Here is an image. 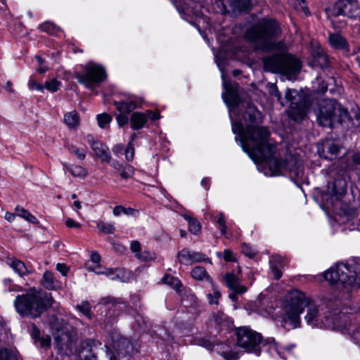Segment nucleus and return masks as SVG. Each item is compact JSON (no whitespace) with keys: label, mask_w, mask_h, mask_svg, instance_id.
<instances>
[{"label":"nucleus","mask_w":360,"mask_h":360,"mask_svg":"<svg viewBox=\"0 0 360 360\" xmlns=\"http://www.w3.org/2000/svg\"><path fill=\"white\" fill-rule=\"evenodd\" d=\"M264 302L261 300L256 301L254 303H251L248 305L250 309L252 311L257 313L259 315L262 316H268L272 312V309L270 308H264Z\"/></svg>","instance_id":"obj_24"},{"label":"nucleus","mask_w":360,"mask_h":360,"mask_svg":"<svg viewBox=\"0 0 360 360\" xmlns=\"http://www.w3.org/2000/svg\"><path fill=\"white\" fill-rule=\"evenodd\" d=\"M146 115V118H150L152 120H157L160 118V112H153L151 110H147L145 112Z\"/></svg>","instance_id":"obj_58"},{"label":"nucleus","mask_w":360,"mask_h":360,"mask_svg":"<svg viewBox=\"0 0 360 360\" xmlns=\"http://www.w3.org/2000/svg\"><path fill=\"white\" fill-rule=\"evenodd\" d=\"M61 85V82L56 79L47 80L44 83V89L51 92L57 91Z\"/></svg>","instance_id":"obj_39"},{"label":"nucleus","mask_w":360,"mask_h":360,"mask_svg":"<svg viewBox=\"0 0 360 360\" xmlns=\"http://www.w3.org/2000/svg\"><path fill=\"white\" fill-rule=\"evenodd\" d=\"M130 249L133 252H135L136 255L140 253L141 252V244L137 240H134L131 243Z\"/></svg>","instance_id":"obj_56"},{"label":"nucleus","mask_w":360,"mask_h":360,"mask_svg":"<svg viewBox=\"0 0 360 360\" xmlns=\"http://www.w3.org/2000/svg\"><path fill=\"white\" fill-rule=\"evenodd\" d=\"M308 111V107L306 101H302L300 103H292L288 110V116L295 121L302 120Z\"/></svg>","instance_id":"obj_15"},{"label":"nucleus","mask_w":360,"mask_h":360,"mask_svg":"<svg viewBox=\"0 0 360 360\" xmlns=\"http://www.w3.org/2000/svg\"><path fill=\"white\" fill-rule=\"evenodd\" d=\"M328 41L330 45L336 49H340L348 52V45L345 39L338 34H331L329 35Z\"/></svg>","instance_id":"obj_20"},{"label":"nucleus","mask_w":360,"mask_h":360,"mask_svg":"<svg viewBox=\"0 0 360 360\" xmlns=\"http://www.w3.org/2000/svg\"><path fill=\"white\" fill-rule=\"evenodd\" d=\"M324 278L345 293H349L353 288L360 287V274L347 264L337 263L324 273Z\"/></svg>","instance_id":"obj_4"},{"label":"nucleus","mask_w":360,"mask_h":360,"mask_svg":"<svg viewBox=\"0 0 360 360\" xmlns=\"http://www.w3.org/2000/svg\"><path fill=\"white\" fill-rule=\"evenodd\" d=\"M97 228L100 231L105 233H112L115 231V227L112 224H105L101 221L97 223Z\"/></svg>","instance_id":"obj_44"},{"label":"nucleus","mask_w":360,"mask_h":360,"mask_svg":"<svg viewBox=\"0 0 360 360\" xmlns=\"http://www.w3.org/2000/svg\"><path fill=\"white\" fill-rule=\"evenodd\" d=\"M51 338L49 335H46L45 337H42L40 339V344H41V346L43 347H49L50 345H51Z\"/></svg>","instance_id":"obj_59"},{"label":"nucleus","mask_w":360,"mask_h":360,"mask_svg":"<svg viewBox=\"0 0 360 360\" xmlns=\"http://www.w3.org/2000/svg\"><path fill=\"white\" fill-rule=\"evenodd\" d=\"M260 118V113L257 108L254 105H249L244 116L245 129L243 122L232 123V131L238 134L243 150L255 162H266L269 172H265L266 175L279 176L289 172L296 177L302 178V162L295 156L288 155L284 160L271 158L276 150L275 146L269 140L267 129L257 126Z\"/></svg>","instance_id":"obj_1"},{"label":"nucleus","mask_w":360,"mask_h":360,"mask_svg":"<svg viewBox=\"0 0 360 360\" xmlns=\"http://www.w3.org/2000/svg\"><path fill=\"white\" fill-rule=\"evenodd\" d=\"M91 259L95 264H97L101 261V257L97 252H93L91 255Z\"/></svg>","instance_id":"obj_62"},{"label":"nucleus","mask_w":360,"mask_h":360,"mask_svg":"<svg viewBox=\"0 0 360 360\" xmlns=\"http://www.w3.org/2000/svg\"><path fill=\"white\" fill-rule=\"evenodd\" d=\"M304 1L305 0H298L299 4H300V8L303 11V12L306 15H309V11L308 8L305 6Z\"/></svg>","instance_id":"obj_64"},{"label":"nucleus","mask_w":360,"mask_h":360,"mask_svg":"<svg viewBox=\"0 0 360 360\" xmlns=\"http://www.w3.org/2000/svg\"><path fill=\"white\" fill-rule=\"evenodd\" d=\"M221 355L225 360H236L238 358V354L236 351L229 350V346L224 345L222 346V351Z\"/></svg>","instance_id":"obj_36"},{"label":"nucleus","mask_w":360,"mask_h":360,"mask_svg":"<svg viewBox=\"0 0 360 360\" xmlns=\"http://www.w3.org/2000/svg\"><path fill=\"white\" fill-rule=\"evenodd\" d=\"M53 302V300L50 294L31 289L25 294L18 295L14 300V306L20 316L37 318L47 307H51Z\"/></svg>","instance_id":"obj_3"},{"label":"nucleus","mask_w":360,"mask_h":360,"mask_svg":"<svg viewBox=\"0 0 360 360\" xmlns=\"http://www.w3.org/2000/svg\"><path fill=\"white\" fill-rule=\"evenodd\" d=\"M212 288V293H209L207 295V297L209 300V303L210 304H218V300L221 297V293L219 291L218 288L215 286L214 283H212V281H210Z\"/></svg>","instance_id":"obj_38"},{"label":"nucleus","mask_w":360,"mask_h":360,"mask_svg":"<svg viewBox=\"0 0 360 360\" xmlns=\"http://www.w3.org/2000/svg\"><path fill=\"white\" fill-rule=\"evenodd\" d=\"M224 281L227 287L236 293H244L247 291V288L241 285L240 279L233 274H226Z\"/></svg>","instance_id":"obj_17"},{"label":"nucleus","mask_w":360,"mask_h":360,"mask_svg":"<svg viewBox=\"0 0 360 360\" xmlns=\"http://www.w3.org/2000/svg\"><path fill=\"white\" fill-rule=\"evenodd\" d=\"M18 352L15 349L4 348L0 349V360H18Z\"/></svg>","instance_id":"obj_26"},{"label":"nucleus","mask_w":360,"mask_h":360,"mask_svg":"<svg viewBox=\"0 0 360 360\" xmlns=\"http://www.w3.org/2000/svg\"><path fill=\"white\" fill-rule=\"evenodd\" d=\"M293 346L287 347H278L276 345H271V349L275 350L277 354L281 356V358L286 359L287 356L290 354L291 349Z\"/></svg>","instance_id":"obj_42"},{"label":"nucleus","mask_w":360,"mask_h":360,"mask_svg":"<svg viewBox=\"0 0 360 360\" xmlns=\"http://www.w3.org/2000/svg\"><path fill=\"white\" fill-rule=\"evenodd\" d=\"M136 257L141 261H150L155 259V254L151 251H143L136 255Z\"/></svg>","instance_id":"obj_46"},{"label":"nucleus","mask_w":360,"mask_h":360,"mask_svg":"<svg viewBox=\"0 0 360 360\" xmlns=\"http://www.w3.org/2000/svg\"><path fill=\"white\" fill-rule=\"evenodd\" d=\"M117 110L121 113H129L137 108V102L134 96H130L127 100L114 101Z\"/></svg>","instance_id":"obj_18"},{"label":"nucleus","mask_w":360,"mask_h":360,"mask_svg":"<svg viewBox=\"0 0 360 360\" xmlns=\"http://www.w3.org/2000/svg\"><path fill=\"white\" fill-rule=\"evenodd\" d=\"M56 269L63 276H66L68 275V272L69 268L64 263H58L56 265Z\"/></svg>","instance_id":"obj_54"},{"label":"nucleus","mask_w":360,"mask_h":360,"mask_svg":"<svg viewBox=\"0 0 360 360\" xmlns=\"http://www.w3.org/2000/svg\"><path fill=\"white\" fill-rule=\"evenodd\" d=\"M15 216H17L15 212V213H11L7 212H6L4 217L8 221L12 222L15 219Z\"/></svg>","instance_id":"obj_63"},{"label":"nucleus","mask_w":360,"mask_h":360,"mask_svg":"<svg viewBox=\"0 0 360 360\" xmlns=\"http://www.w3.org/2000/svg\"><path fill=\"white\" fill-rule=\"evenodd\" d=\"M65 225L68 228H77V229L81 228V224L75 221V220H73L72 219H70V218H68L65 220Z\"/></svg>","instance_id":"obj_55"},{"label":"nucleus","mask_w":360,"mask_h":360,"mask_svg":"<svg viewBox=\"0 0 360 360\" xmlns=\"http://www.w3.org/2000/svg\"><path fill=\"white\" fill-rule=\"evenodd\" d=\"M77 308L86 316L90 317V308L88 302H82L81 304L77 306Z\"/></svg>","instance_id":"obj_49"},{"label":"nucleus","mask_w":360,"mask_h":360,"mask_svg":"<svg viewBox=\"0 0 360 360\" xmlns=\"http://www.w3.org/2000/svg\"><path fill=\"white\" fill-rule=\"evenodd\" d=\"M207 259V257L205 255L197 252H192V263L193 262H200L202 261H205Z\"/></svg>","instance_id":"obj_53"},{"label":"nucleus","mask_w":360,"mask_h":360,"mask_svg":"<svg viewBox=\"0 0 360 360\" xmlns=\"http://www.w3.org/2000/svg\"><path fill=\"white\" fill-rule=\"evenodd\" d=\"M215 221L219 225V229L222 235H226L227 233V226L226 225V220L224 215L222 213H219L215 217Z\"/></svg>","instance_id":"obj_41"},{"label":"nucleus","mask_w":360,"mask_h":360,"mask_svg":"<svg viewBox=\"0 0 360 360\" xmlns=\"http://www.w3.org/2000/svg\"><path fill=\"white\" fill-rule=\"evenodd\" d=\"M221 79L223 80V86L224 92L222 94V98L226 105L229 108V117L233 120V110L231 108L236 106L239 103V98L234 86L230 82L226 80L224 72L221 69Z\"/></svg>","instance_id":"obj_12"},{"label":"nucleus","mask_w":360,"mask_h":360,"mask_svg":"<svg viewBox=\"0 0 360 360\" xmlns=\"http://www.w3.org/2000/svg\"><path fill=\"white\" fill-rule=\"evenodd\" d=\"M64 122L70 128L76 127L79 123L78 113L76 111H71L65 114Z\"/></svg>","instance_id":"obj_25"},{"label":"nucleus","mask_w":360,"mask_h":360,"mask_svg":"<svg viewBox=\"0 0 360 360\" xmlns=\"http://www.w3.org/2000/svg\"><path fill=\"white\" fill-rule=\"evenodd\" d=\"M89 271H93L94 272L95 274H98V275H103V273L106 269V267L103 266H101L100 264H95L94 266H88L87 267Z\"/></svg>","instance_id":"obj_51"},{"label":"nucleus","mask_w":360,"mask_h":360,"mask_svg":"<svg viewBox=\"0 0 360 360\" xmlns=\"http://www.w3.org/2000/svg\"><path fill=\"white\" fill-rule=\"evenodd\" d=\"M103 275L106 276L110 280L119 281L121 282H127L131 277L130 271L119 268L112 269L106 267Z\"/></svg>","instance_id":"obj_16"},{"label":"nucleus","mask_w":360,"mask_h":360,"mask_svg":"<svg viewBox=\"0 0 360 360\" xmlns=\"http://www.w3.org/2000/svg\"><path fill=\"white\" fill-rule=\"evenodd\" d=\"M356 310L353 309H348V313L346 314V316L348 317L347 321L346 322L347 328H348L347 331L342 332V333H348L351 335L354 342L360 347V323L352 328V320H359V316L354 315Z\"/></svg>","instance_id":"obj_14"},{"label":"nucleus","mask_w":360,"mask_h":360,"mask_svg":"<svg viewBox=\"0 0 360 360\" xmlns=\"http://www.w3.org/2000/svg\"><path fill=\"white\" fill-rule=\"evenodd\" d=\"M191 276L196 280H202L204 278H206L207 280L210 279L205 269L200 266H197L193 269L191 271Z\"/></svg>","instance_id":"obj_32"},{"label":"nucleus","mask_w":360,"mask_h":360,"mask_svg":"<svg viewBox=\"0 0 360 360\" xmlns=\"http://www.w3.org/2000/svg\"><path fill=\"white\" fill-rule=\"evenodd\" d=\"M178 259L181 264H192V251L187 248L183 249L179 252Z\"/></svg>","instance_id":"obj_33"},{"label":"nucleus","mask_w":360,"mask_h":360,"mask_svg":"<svg viewBox=\"0 0 360 360\" xmlns=\"http://www.w3.org/2000/svg\"><path fill=\"white\" fill-rule=\"evenodd\" d=\"M340 146L334 141H327L323 145V153L326 159L335 158L340 150Z\"/></svg>","instance_id":"obj_19"},{"label":"nucleus","mask_w":360,"mask_h":360,"mask_svg":"<svg viewBox=\"0 0 360 360\" xmlns=\"http://www.w3.org/2000/svg\"><path fill=\"white\" fill-rule=\"evenodd\" d=\"M72 152L77 157L79 160H84L86 156V153L84 150H80L79 148L75 147L72 148Z\"/></svg>","instance_id":"obj_57"},{"label":"nucleus","mask_w":360,"mask_h":360,"mask_svg":"<svg viewBox=\"0 0 360 360\" xmlns=\"http://www.w3.org/2000/svg\"><path fill=\"white\" fill-rule=\"evenodd\" d=\"M125 158L127 161H132L134 158V147L133 143L129 142L126 149L124 150Z\"/></svg>","instance_id":"obj_47"},{"label":"nucleus","mask_w":360,"mask_h":360,"mask_svg":"<svg viewBox=\"0 0 360 360\" xmlns=\"http://www.w3.org/2000/svg\"><path fill=\"white\" fill-rule=\"evenodd\" d=\"M39 28L43 31L50 34L58 35L62 31L60 27H57L55 24L46 22L39 25Z\"/></svg>","instance_id":"obj_31"},{"label":"nucleus","mask_w":360,"mask_h":360,"mask_svg":"<svg viewBox=\"0 0 360 360\" xmlns=\"http://www.w3.org/2000/svg\"><path fill=\"white\" fill-rule=\"evenodd\" d=\"M131 125L132 129L137 130L141 129L147 121L145 113L136 112L131 115Z\"/></svg>","instance_id":"obj_22"},{"label":"nucleus","mask_w":360,"mask_h":360,"mask_svg":"<svg viewBox=\"0 0 360 360\" xmlns=\"http://www.w3.org/2000/svg\"><path fill=\"white\" fill-rule=\"evenodd\" d=\"M136 211L131 207H124L122 205H117L115 206L112 210V213L114 216L118 217L122 214H126V215H134Z\"/></svg>","instance_id":"obj_35"},{"label":"nucleus","mask_w":360,"mask_h":360,"mask_svg":"<svg viewBox=\"0 0 360 360\" xmlns=\"http://www.w3.org/2000/svg\"><path fill=\"white\" fill-rule=\"evenodd\" d=\"M82 72L75 73V78L87 89H92L98 86L107 77L105 68L96 63L89 62L82 65Z\"/></svg>","instance_id":"obj_7"},{"label":"nucleus","mask_w":360,"mask_h":360,"mask_svg":"<svg viewBox=\"0 0 360 360\" xmlns=\"http://www.w3.org/2000/svg\"><path fill=\"white\" fill-rule=\"evenodd\" d=\"M41 285L48 290H53L55 288V278L53 274L49 271L44 273Z\"/></svg>","instance_id":"obj_27"},{"label":"nucleus","mask_w":360,"mask_h":360,"mask_svg":"<svg viewBox=\"0 0 360 360\" xmlns=\"http://www.w3.org/2000/svg\"><path fill=\"white\" fill-rule=\"evenodd\" d=\"M116 120L120 127H124L129 122V118L124 113H120L116 116Z\"/></svg>","instance_id":"obj_50"},{"label":"nucleus","mask_w":360,"mask_h":360,"mask_svg":"<svg viewBox=\"0 0 360 360\" xmlns=\"http://www.w3.org/2000/svg\"><path fill=\"white\" fill-rule=\"evenodd\" d=\"M184 218L188 222V229L191 233L193 234H197L198 232H200L201 229V226L196 219H193L192 217L188 215H184Z\"/></svg>","instance_id":"obj_34"},{"label":"nucleus","mask_w":360,"mask_h":360,"mask_svg":"<svg viewBox=\"0 0 360 360\" xmlns=\"http://www.w3.org/2000/svg\"><path fill=\"white\" fill-rule=\"evenodd\" d=\"M217 255L219 258H223L226 262H233L236 260L233 252L229 249L225 250L224 252H218Z\"/></svg>","instance_id":"obj_45"},{"label":"nucleus","mask_w":360,"mask_h":360,"mask_svg":"<svg viewBox=\"0 0 360 360\" xmlns=\"http://www.w3.org/2000/svg\"><path fill=\"white\" fill-rule=\"evenodd\" d=\"M271 272L276 280L279 279L281 277L282 274L276 266H271Z\"/></svg>","instance_id":"obj_61"},{"label":"nucleus","mask_w":360,"mask_h":360,"mask_svg":"<svg viewBox=\"0 0 360 360\" xmlns=\"http://www.w3.org/2000/svg\"><path fill=\"white\" fill-rule=\"evenodd\" d=\"M346 191L345 183L342 180H336L333 184L332 194L334 195H342Z\"/></svg>","instance_id":"obj_37"},{"label":"nucleus","mask_w":360,"mask_h":360,"mask_svg":"<svg viewBox=\"0 0 360 360\" xmlns=\"http://www.w3.org/2000/svg\"><path fill=\"white\" fill-rule=\"evenodd\" d=\"M328 15H345L353 19H360V6L355 0H338L326 9Z\"/></svg>","instance_id":"obj_9"},{"label":"nucleus","mask_w":360,"mask_h":360,"mask_svg":"<svg viewBox=\"0 0 360 360\" xmlns=\"http://www.w3.org/2000/svg\"><path fill=\"white\" fill-rule=\"evenodd\" d=\"M315 114L319 124L330 128L335 122H340L347 115V111L335 100L325 99L319 102Z\"/></svg>","instance_id":"obj_5"},{"label":"nucleus","mask_w":360,"mask_h":360,"mask_svg":"<svg viewBox=\"0 0 360 360\" xmlns=\"http://www.w3.org/2000/svg\"><path fill=\"white\" fill-rule=\"evenodd\" d=\"M243 253L249 257H252L255 255V251L248 245L244 243L242 245Z\"/></svg>","instance_id":"obj_52"},{"label":"nucleus","mask_w":360,"mask_h":360,"mask_svg":"<svg viewBox=\"0 0 360 360\" xmlns=\"http://www.w3.org/2000/svg\"><path fill=\"white\" fill-rule=\"evenodd\" d=\"M53 334L57 346L60 349H67L72 352L75 347L77 335L74 331H70L68 328L55 329L52 326Z\"/></svg>","instance_id":"obj_11"},{"label":"nucleus","mask_w":360,"mask_h":360,"mask_svg":"<svg viewBox=\"0 0 360 360\" xmlns=\"http://www.w3.org/2000/svg\"><path fill=\"white\" fill-rule=\"evenodd\" d=\"M113 167L119 171L120 176L123 179L131 178L134 174V168L129 165L126 164L120 167L118 164H113Z\"/></svg>","instance_id":"obj_28"},{"label":"nucleus","mask_w":360,"mask_h":360,"mask_svg":"<svg viewBox=\"0 0 360 360\" xmlns=\"http://www.w3.org/2000/svg\"><path fill=\"white\" fill-rule=\"evenodd\" d=\"M15 212H16L17 216L23 218L24 219L30 223H38V220L37 219V218L34 215H32L28 210L22 207H17L15 210Z\"/></svg>","instance_id":"obj_29"},{"label":"nucleus","mask_w":360,"mask_h":360,"mask_svg":"<svg viewBox=\"0 0 360 360\" xmlns=\"http://www.w3.org/2000/svg\"><path fill=\"white\" fill-rule=\"evenodd\" d=\"M237 345L247 352L253 353L257 356L260 354L262 336L257 332L248 327H240L236 330Z\"/></svg>","instance_id":"obj_8"},{"label":"nucleus","mask_w":360,"mask_h":360,"mask_svg":"<svg viewBox=\"0 0 360 360\" xmlns=\"http://www.w3.org/2000/svg\"><path fill=\"white\" fill-rule=\"evenodd\" d=\"M164 283L171 286L176 291H180L182 284L179 279L170 275H165L162 278Z\"/></svg>","instance_id":"obj_30"},{"label":"nucleus","mask_w":360,"mask_h":360,"mask_svg":"<svg viewBox=\"0 0 360 360\" xmlns=\"http://www.w3.org/2000/svg\"><path fill=\"white\" fill-rule=\"evenodd\" d=\"M307 307L304 319L307 323L313 327L329 328L340 332L347 331L346 322L348 317V308L341 310L335 309L328 314L323 313L322 309L315 305L305 294L298 290L288 292L281 304V317L285 324L292 328L300 326V314Z\"/></svg>","instance_id":"obj_2"},{"label":"nucleus","mask_w":360,"mask_h":360,"mask_svg":"<svg viewBox=\"0 0 360 360\" xmlns=\"http://www.w3.org/2000/svg\"><path fill=\"white\" fill-rule=\"evenodd\" d=\"M112 151L117 156L119 157L123 154L124 150L122 145L117 144L114 146V148H112Z\"/></svg>","instance_id":"obj_60"},{"label":"nucleus","mask_w":360,"mask_h":360,"mask_svg":"<svg viewBox=\"0 0 360 360\" xmlns=\"http://www.w3.org/2000/svg\"><path fill=\"white\" fill-rule=\"evenodd\" d=\"M27 86L30 89L34 90L36 89L39 91L43 92L44 87L42 84L37 83L32 78H30L28 81Z\"/></svg>","instance_id":"obj_48"},{"label":"nucleus","mask_w":360,"mask_h":360,"mask_svg":"<svg viewBox=\"0 0 360 360\" xmlns=\"http://www.w3.org/2000/svg\"><path fill=\"white\" fill-rule=\"evenodd\" d=\"M63 165L75 177L83 179L87 175L86 169L81 166L69 165L66 162H63Z\"/></svg>","instance_id":"obj_23"},{"label":"nucleus","mask_w":360,"mask_h":360,"mask_svg":"<svg viewBox=\"0 0 360 360\" xmlns=\"http://www.w3.org/2000/svg\"><path fill=\"white\" fill-rule=\"evenodd\" d=\"M97 121L101 128H105L112 121V117L107 113H102L97 115Z\"/></svg>","instance_id":"obj_43"},{"label":"nucleus","mask_w":360,"mask_h":360,"mask_svg":"<svg viewBox=\"0 0 360 360\" xmlns=\"http://www.w3.org/2000/svg\"><path fill=\"white\" fill-rule=\"evenodd\" d=\"M279 32L276 21L269 20L260 22L248 31L246 37L251 41H266Z\"/></svg>","instance_id":"obj_10"},{"label":"nucleus","mask_w":360,"mask_h":360,"mask_svg":"<svg viewBox=\"0 0 360 360\" xmlns=\"http://www.w3.org/2000/svg\"><path fill=\"white\" fill-rule=\"evenodd\" d=\"M264 66L269 71L282 72L288 79H292L301 68L299 60L285 53L265 58Z\"/></svg>","instance_id":"obj_6"},{"label":"nucleus","mask_w":360,"mask_h":360,"mask_svg":"<svg viewBox=\"0 0 360 360\" xmlns=\"http://www.w3.org/2000/svg\"><path fill=\"white\" fill-rule=\"evenodd\" d=\"M8 265L20 276H23L31 272V270L26 266L23 262L17 259H11Z\"/></svg>","instance_id":"obj_21"},{"label":"nucleus","mask_w":360,"mask_h":360,"mask_svg":"<svg viewBox=\"0 0 360 360\" xmlns=\"http://www.w3.org/2000/svg\"><path fill=\"white\" fill-rule=\"evenodd\" d=\"M328 57L327 56L321 51H317L316 55L314 56V65H318L321 68H323L327 65Z\"/></svg>","instance_id":"obj_40"},{"label":"nucleus","mask_w":360,"mask_h":360,"mask_svg":"<svg viewBox=\"0 0 360 360\" xmlns=\"http://www.w3.org/2000/svg\"><path fill=\"white\" fill-rule=\"evenodd\" d=\"M87 139L94 155L97 158H98L102 162H108L110 160V154L106 145L98 141H95L93 136L90 135L87 136Z\"/></svg>","instance_id":"obj_13"}]
</instances>
